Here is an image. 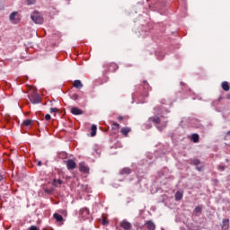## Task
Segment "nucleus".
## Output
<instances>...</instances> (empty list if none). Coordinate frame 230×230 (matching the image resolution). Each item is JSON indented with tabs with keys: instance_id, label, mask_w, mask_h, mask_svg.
Here are the masks:
<instances>
[{
	"instance_id": "obj_1",
	"label": "nucleus",
	"mask_w": 230,
	"mask_h": 230,
	"mask_svg": "<svg viewBox=\"0 0 230 230\" xmlns=\"http://www.w3.org/2000/svg\"><path fill=\"white\" fill-rule=\"evenodd\" d=\"M154 111L157 116L150 117L149 122L155 123V125H159V123H161V125L156 126V128L162 132V130H164L168 125V120L166 119H168V114H170V111L168 108L161 105L155 107Z\"/></svg>"
},
{
	"instance_id": "obj_2",
	"label": "nucleus",
	"mask_w": 230,
	"mask_h": 230,
	"mask_svg": "<svg viewBox=\"0 0 230 230\" xmlns=\"http://www.w3.org/2000/svg\"><path fill=\"white\" fill-rule=\"evenodd\" d=\"M173 179L174 177L172 175V171L167 167H164L157 172L155 182L160 184V186H166V184L172 182Z\"/></svg>"
},
{
	"instance_id": "obj_3",
	"label": "nucleus",
	"mask_w": 230,
	"mask_h": 230,
	"mask_svg": "<svg viewBox=\"0 0 230 230\" xmlns=\"http://www.w3.org/2000/svg\"><path fill=\"white\" fill-rule=\"evenodd\" d=\"M152 91V87H150V84L147 81H143L142 84L138 86L137 91L132 93V99L137 98L139 95L142 98H147L148 92Z\"/></svg>"
},
{
	"instance_id": "obj_4",
	"label": "nucleus",
	"mask_w": 230,
	"mask_h": 230,
	"mask_svg": "<svg viewBox=\"0 0 230 230\" xmlns=\"http://www.w3.org/2000/svg\"><path fill=\"white\" fill-rule=\"evenodd\" d=\"M149 3V8L155 12H161L166 6V0H146Z\"/></svg>"
},
{
	"instance_id": "obj_5",
	"label": "nucleus",
	"mask_w": 230,
	"mask_h": 230,
	"mask_svg": "<svg viewBox=\"0 0 230 230\" xmlns=\"http://www.w3.org/2000/svg\"><path fill=\"white\" fill-rule=\"evenodd\" d=\"M103 68L106 73H114V71H118L119 66L116 63H105L103 65Z\"/></svg>"
},
{
	"instance_id": "obj_6",
	"label": "nucleus",
	"mask_w": 230,
	"mask_h": 230,
	"mask_svg": "<svg viewBox=\"0 0 230 230\" xmlns=\"http://www.w3.org/2000/svg\"><path fill=\"white\" fill-rule=\"evenodd\" d=\"M9 21L13 22V24H19L21 22V16L17 11L11 13L9 15Z\"/></svg>"
},
{
	"instance_id": "obj_7",
	"label": "nucleus",
	"mask_w": 230,
	"mask_h": 230,
	"mask_svg": "<svg viewBox=\"0 0 230 230\" xmlns=\"http://www.w3.org/2000/svg\"><path fill=\"white\" fill-rule=\"evenodd\" d=\"M189 163L191 166H196L198 172H202V170H204V165H200V160L197 158H190Z\"/></svg>"
},
{
	"instance_id": "obj_8",
	"label": "nucleus",
	"mask_w": 230,
	"mask_h": 230,
	"mask_svg": "<svg viewBox=\"0 0 230 230\" xmlns=\"http://www.w3.org/2000/svg\"><path fill=\"white\" fill-rule=\"evenodd\" d=\"M31 21L35 22V24H42L44 22V18L39 14V13L34 12L33 14L31 16Z\"/></svg>"
},
{
	"instance_id": "obj_9",
	"label": "nucleus",
	"mask_w": 230,
	"mask_h": 230,
	"mask_svg": "<svg viewBox=\"0 0 230 230\" xmlns=\"http://www.w3.org/2000/svg\"><path fill=\"white\" fill-rule=\"evenodd\" d=\"M189 127H192V128H202V124L199 119H190L189 121Z\"/></svg>"
},
{
	"instance_id": "obj_10",
	"label": "nucleus",
	"mask_w": 230,
	"mask_h": 230,
	"mask_svg": "<svg viewBox=\"0 0 230 230\" xmlns=\"http://www.w3.org/2000/svg\"><path fill=\"white\" fill-rule=\"evenodd\" d=\"M148 31H150V28L146 25H142L140 31H138V37H142V39H145L146 35H148Z\"/></svg>"
},
{
	"instance_id": "obj_11",
	"label": "nucleus",
	"mask_w": 230,
	"mask_h": 230,
	"mask_svg": "<svg viewBox=\"0 0 230 230\" xmlns=\"http://www.w3.org/2000/svg\"><path fill=\"white\" fill-rule=\"evenodd\" d=\"M29 100L33 105H37L41 102L40 95L39 93H34L33 95L29 96Z\"/></svg>"
},
{
	"instance_id": "obj_12",
	"label": "nucleus",
	"mask_w": 230,
	"mask_h": 230,
	"mask_svg": "<svg viewBox=\"0 0 230 230\" xmlns=\"http://www.w3.org/2000/svg\"><path fill=\"white\" fill-rule=\"evenodd\" d=\"M119 226L121 227V229L124 230H132V224L128 222L127 219H123L122 221H120Z\"/></svg>"
},
{
	"instance_id": "obj_13",
	"label": "nucleus",
	"mask_w": 230,
	"mask_h": 230,
	"mask_svg": "<svg viewBox=\"0 0 230 230\" xmlns=\"http://www.w3.org/2000/svg\"><path fill=\"white\" fill-rule=\"evenodd\" d=\"M66 168L67 170H75L76 168V162L73 159H69L66 161Z\"/></svg>"
},
{
	"instance_id": "obj_14",
	"label": "nucleus",
	"mask_w": 230,
	"mask_h": 230,
	"mask_svg": "<svg viewBox=\"0 0 230 230\" xmlns=\"http://www.w3.org/2000/svg\"><path fill=\"white\" fill-rule=\"evenodd\" d=\"M144 226L147 230H155V223H154L152 220L146 221Z\"/></svg>"
},
{
	"instance_id": "obj_15",
	"label": "nucleus",
	"mask_w": 230,
	"mask_h": 230,
	"mask_svg": "<svg viewBox=\"0 0 230 230\" xmlns=\"http://www.w3.org/2000/svg\"><path fill=\"white\" fill-rule=\"evenodd\" d=\"M79 170L83 173H89V166L85 164V163H80L79 164Z\"/></svg>"
},
{
	"instance_id": "obj_16",
	"label": "nucleus",
	"mask_w": 230,
	"mask_h": 230,
	"mask_svg": "<svg viewBox=\"0 0 230 230\" xmlns=\"http://www.w3.org/2000/svg\"><path fill=\"white\" fill-rule=\"evenodd\" d=\"M71 114H74V116H82V114H84V111L80 110V108L73 107L71 109Z\"/></svg>"
},
{
	"instance_id": "obj_17",
	"label": "nucleus",
	"mask_w": 230,
	"mask_h": 230,
	"mask_svg": "<svg viewBox=\"0 0 230 230\" xmlns=\"http://www.w3.org/2000/svg\"><path fill=\"white\" fill-rule=\"evenodd\" d=\"M90 215V212H89V208H84L80 210V216L83 217V218H87Z\"/></svg>"
},
{
	"instance_id": "obj_18",
	"label": "nucleus",
	"mask_w": 230,
	"mask_h": 230,
	"mask_svg": "<svg viewBox=\"0 0 230 230\" xmlns=\"http://www.w3.org/2000/svg\"><path fill=\"white\" fill-rule=\"evenodd\" d=\"M130 173H132V170L128 167H124L119 171L120 175H130Z\"/></svg>"
},
{
	"instance_id": "obj_19",
	"label": "nucleus",
	"mask_w": 230,
	"mask_h": 230,
	"mask_svg": "<svg viewBox=\"0 0 230 230\" xmlns=\"http://www.w3.org/2000/svg\"><path fill=\"white\" fill-rule=\"evenodd\" d=\"M199 140H200V136H199L198 133H193L190 136V141H192V143H199Z\"/></svg>"
},
{
	"instance_id": "obj_20",
	"label": "nucleus",
	"mask_w": 230,
	"mask_h": 230,
	"mask_svg": "<svg viewBox=\"0 0 230 230\" xmlns=\"http://www.w3.org/2000/svg\"><path fill=\"white\" fill-rule=\"evenodd\" d=\"M102 154V149L100 147H98V146H95L93 147V155L95 156V157H100V155Z\"/></svg>"
},
{
	"instance_id": "obj_21",
	"label": "nucleus",
	"mask_w": 230,
	"mask_h": 230,
	"mask_svg": "<svg viewBox=\"0 0 230 230\" xmlns=\"http://www.w3.org/2000/svg\"><path fill=\"white\" fill-rule=\"evenodd\" d=\"M221 227H222V230H228L229 229V219H223Z\"/></svg>"
},
{
	"instance_id": "obj_22",
	"label": "nucleus",
	"mask_w": 230,
	"mask_h": 230,
	"mask_svg": "<svg viewBox=\"0 0 230 230\" xmlns=\"http://www.w3.org/2000/svg\"><path fill=\"white\" fill-rule=\"evenodd\" d=\"M73 85L75 89H82V87H84V84H82L80 80H75Z\"/></svg>"
},
{
	"instance_id": "obj_23",
	"label": "nucleus",
	"mask_w": 230,
	"mask_h": 230,
	"mask_svg": "<svg viewBox=\"0 0 230 230\" xmlns=\"http://www.w3.org/2000/svg\"><path fill=\"white\" fill-rule=\"evenodd\" d=\"M155 57L157 60H163L164 58V51H155Z\"/></svg>"
},
{
	"instance_id": "obj_24",
	"label": "nucleus",
	"mask_w": 230,
	"mask_h": 230,
	"mask_svg": "<svg viewBox=\"0 0 230 230\" xmlns=\"http://www.w3.org/2000/svg\"><path fill=\"white\" fill-rule=\"evenodd\" d=\"M175 200L179 201V200H182V197H184V194L182 193V191H177L175 193Z\"/></svg>"
},
{
	"instance_id": "obj_25",
	"label": "nucleus",
	"mask_w": 230,
	"mask_h": 230,
	"mask_svg": "<svg viewBox=\"0 0 230 230\" xmlns=\"http://www.w3.org/2000/svg\"><path fill=\"white\" fill-rule=\"evenodd\" d=\"M53 217H54L55 220L58 222H64V217H62V215H60L58 213H55Z\"/></svg>"
},
{
	"instance_id": "obj_26",
	"label": "nucleus",
	"mask_w": 230,
	"mask_h": 230,
	"mask_svg": "<svg viewBox=\"0 0 230 230\" xmlns=\"http://www.w3.org/2000/svg\"><path fill=\"white\" fill-rule=\"evenodd\" d=\"M221 87L223 89V91H229L230 87H229V83L227 81H225L221 84Z\"/></svg>"
},
{
	"instance_id": "obj_27",
	"label": "nucleus",
	"mask_w": 230,
	"mask_h": 230,
	"mask_svg": "<svg viewBox=\"0 0 230 230\" xmlns=\"http://www.w3.org/2000/svg\"><path fill=\"white\" fill-rule=\"evenodd\" d=\"M120 132L127 137V136H128V132H130V128H122Z\"/></svg>"
},
{
	"instance_id": "obj_28",
	"label": "nucleus",
	"mask_w": 230,
	"mask_h": 230,
	"mask_svg": "<svg viewBox=\"0 0 230 230\" xmlns=\"http://www.w3.org/2000/svg\"><path fill=\"white\" fill-rule=\"evenodd\" d=\"M91 130V137H94V136H96V130H98V128L96 127V125H92Z\"/></svg>"
},
{
	"instance_id": "obj_29",
	"label": "nucleus",
	"mask_w": 230,
	"mask_h": 230,
	"mask_svg": "<svg viewBox=\"0 0 230 230\" xmlns=\"http://www.w3.org/2000/svg\"><path fill=\"white\" fill-rule=\"evenodd\" d=\"M64 181H62V179H58V180H57V179H54L53 180V185L54 186H58V184H62Z\"/></svg>"
},
{
	"instance_id": "obj_30",
	"label": "nucleus",
	"mask_w": 230,
	"mask_h": 230,
	"mask_svg": "<svg viewBox=\"0 0 230 230\" xmlns=\"http://www.w3.org/2000/svg\"><path fill=\"white\" fill-rule=\"evenodd\" d=\"M100 222L102 226H109V219L102 217L100 219Z\"/></svg>"
},
{
	"instance_id": "obj_31",
	"label": "nucleus",
	"mask_w": 230,
	"mask_h": 230,
	"mask_svg": "<svg viewBox=\"0 0 230 230\" xmlns=\"http://www.w3.org/2000/svg\"><path fill=\"white\" fill-rule=\"evenodd\" d=\"M32 123H33V120H31V119L23 120L24 127H30V125H31Z\"/></svg>"
},
{
	"instance_id": "obj_32",
	"label": "nucleus",
	"mask_w": 230,
	"mask_h": 230,
	"mask_svg": "<svg viewBox=\"0 0 230 230\" xmlns=\"http://www.w3.org/2000/svg\"><path fill=\"white\" fill-rule=\"evenodd\" d=\"M112 130H118L119 128V124L118 122H113L111 125Z\"/></svg>"
},
{
	"instance_id": "obj_33",
	"label": "nucleus",
	"mask_w": 230,
	"mask_h": 230,
	"mask_svg": "<svg viewBox=\"0 0 230 230\" xmlns=\"http://www.w3.org/2000/svg\"><path fill=\"white\" fill-rule=\"evenodd\" d=\"M37 3V0H26V4L28 6H31V4H35Z\"/></svg>"
},
{
	"instance_id": "obj_34",
	"label": "nucleus",
	"mask_w": 230,
	"mask_h": 230,
	"mask_svg": "<svg viewBox=\"0 0 230 230\" xmlns=\"http://www.w3.org/2000/svg\"><path fill=\"white\" fill-rule=\"evenodd\" d=\"M195 213H202V207L198 206L194 209Z\"/></svg>"
},
{
	"instance_id": "obj_35",
	"label": "nucleus",
	"mask_w": 230,
	"mask_h": 230,
	"mask_svg": "<svg viewBox=\"0 0 230 230\" xmlns=\"http://www.w3.org/2000/svg\"><path fill=\"white\" fill-rule=\"evenodd\" d=\"M78 98H79L78 93H74L71 95V100H74L75 102H76Z\"/></svg>"
},
{
	"instance_id": "obj_36",
	"label": "nucleus",
	"mask_w": 230,
	"mask_h": 230,
	"mask_svg": "<svg viewBox=\"0 0 230 230\" xmlns=\"http://www.w3.org/2000/svg\"><path fill=\"white\" fill-rule=\"evenodd\" d=\"M181 87H185V90H183L184 92L188 91V86H186V84L183 82L180 83Z\"/></svg>"
},
{
	"instance_id": "obj_37",
	"label": "nucleus",
	"mask_w": 230,
	"mask_h": 230,
	"mask_svg": "<svg viewBox=\"0 0 230 230\" xmlns=\"http://www.w3.org/2000/svg\"><path fill=\"white\" fill-rule=\"evenodd\" d=\"M53 112H58V110L57 108H50V114H53Z\"/></svg>"
},
{
	"instance_id": "obj_38",
	"label": "nucleus",
	"mask_w": 230,
	"mask_h": 230,
	"mask_svg": "<svg viewBox=\"0 0 230 230\" xmlns=\"http://www.w3.org/2000/svg\"><path fill=\"white\" fill-rule=\"evenodd\" d=\"M45 119H46V121H49L51 119V115L46 114L45 115Z\"/></svg>"
},
{
	"instance_id": "obj_39",
	"label": "nucleus",
	"mask_w": 230,
	"mask_h": 230,
	"mask_svg": "<svg viewBox=\"0 0 230 230\" xmlns=\"http://www.w3.org/2000/svg\"><path fill=\"white\" fill-rule=\"evenodd\" d=\"M146 128H147V129H149V128H152V124H150V123H146Z\"/></svg>"
},
{
	"instance_id": "obj_40",
	"label": "nucleus",
	"mask_w": 230,
	"mask_h": 230,
	"mask_svg": "<svg viewBox=\"0 0 230 230\" xmlns=\"http://www.w3.org/2000/svg\"><path fill=\"white\" fill-rule=\"evenodd\" d=\"M219 169L221 170V172L226 171V167L224 165H219Z\"/></svg>"
},
{
	"instance_id": "obj_41",
	"label": "nucleus",
	"mask_w": 230,
	"mask_h": 230,
	"mask_svg": "<svg viewBox=\"0 0 230 230\" xmlns=\"http://www.w3.org/2000/svg\"><path fill=\"white\" fill-rule=\"evenodd\" d=\"M141 182H143V180H138L137 182V186H139L141 188Z\"/></svg>"
},
{
	"instance_id": "obj_42",
	"label": "nucleus",
	"mask_w": 230,
	"mask_h": 230,
	"mask_svg": "<svg viewBox=\"0 0 230 230\" xmlns=\"http://www.w3.org/2000/svg\"><path fill=\"white\" fill-rule=\"evenodd\" d=\"M161 103H162V105H172V102H167V103H165L164 102H161Z\"/></svg>"
},
{
	"instance_id": "obj_43",
	"label": "nucleus",
	"mask_w": 230,
	"mask_h": 230,
	"mask_svg": "<svg viewBox=\"0 0 230 230\" xmlns=\"http://www.w3.org/2000/svg\"><path fill=\"white\" fill-rule=\"evenodd\" d=\"M4 181V176H3L2 174H0V182H3Z\"/></svg>"
},
{
	"instance_id": "obj_44",
	"label": "nucleus",
	"mask_w": 230,
	"mask_h": 230,
	"mask_svg": "<svg viewBox=\"0 0 230 230\" xmlns=\"http://www.w3.org/2000/svg\"><path fill=\"white\" fill-rule=\"evenodd\" d=\"M138 103H145V99H143V100L138 99Z\"/></svg>"
},
{
	"instance_id": "obj_45",
	"label": "nucleus",
	"mask_w": 230,
	"mask_h": 230,
	"mask_svg": "<svg viewBox=\"0 0 230 230\" xmlns=\"http://www.w3.org/2000/svg\"><path fill=\"white\" fill-rule=\"evenodd\" d=\"M39 166H42V161H38V164H37Z\"/></svg>"
},
{
	"instance_id": "obj_46",
	"label": "nucleus",
	"mask_w": 230,
	"mask_h": 230,
	"mask_svg": "<svg viewBox=\"0 0 230 230\" xmlns=\"http://www.w3.org/2000/svg\"><path fill=\"white\" fill-rule=\"evenodd\" d=\"M118 119H119V121H121L123 119V117L122 116H119Z\"/></svg>"
},
{
	"instance_id": "obj_47",
	"label": "nucleus",
	"mask_w": 230,
	"mask_h": 230,
	"mask_svg": "<svg viewBox=\"0 0 230 230\" xmlns=\"http://www.w3.org/2000/svg\"><path fill=\"white\" fill-rule=\"evenodd\" d=\"M227 100H230V93L226 95Z\"/></svg>"
},
{
	"instance_id": "obj_48",
	"label": "nucleus",
	"mask_w": 230,
	"mask_h": 230,
	"mask_svg": "<svg viewBox=\"0 0 230 230\" xmlns=\"http://www.w3.org/2000/svg\"><path fill=\"white\" fill-rule=\"evenodd\" d=\"M227 136H230V130L226 133Z\"/></svg>"
},
{
	"instance_id": "obj_49",
	"label": "nucleus",
	"mask_w": 230,
	"mask_h": 230,
	"mask_svg": "<svg viewBox=\"0 0 230 230\" xmlns=\"http://www.w3.org/2000/svg\"><path fill=\"white\" fill-rule=\"evenodd\" d=\"M226 162L228 163V162H229V159H226Z\"/></svg>"
},
{
	"instance_id": "obj_50",
	"label": "nucleus",
	"mask_w": 230,
	"mask_h": 230,
	"mask_svg": "<svg viewBox=\"0 0 230 230\" xmlns=\"http://www.w3.org/2000/svg\"><path fill=\"white\" fill-rule=\"evenodd\" d=\"M192 100H196V98H195V97H193V98H192Z\"/></svg>"
}]
</instances>
